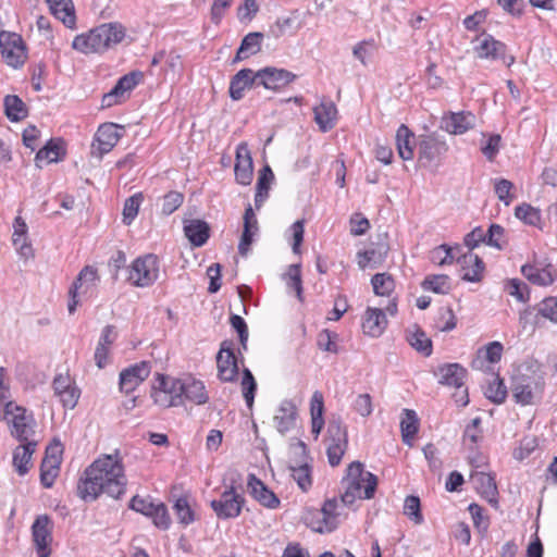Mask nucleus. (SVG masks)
<instances>
[{"mask_svg": "<svg viewBox=\"0 0 557 557\" xmlns=\"http://www.w3.org/2000/svg\"><path fill=\"white\" fill-rule=\"evenodd\" d=\"M78 482L77 494L85 502L95 500L104 493L119 498L125 493L127 479L119 454L102 455L84 472Z\"/></svg>", "mask_w": 557, "mask_h": 557, "instance_id": "1", "label": "nucleus"}, {"mask_svg": "<svg viewBox=\"0 0 557 557\" xmlns=\"http://www.w3.org/2000/svg\"><path fill=\"white\" fill-rule=\"evenodd\" d=\"M125 35V28L120 23H104L75 36L72 48L83 54H101L122 42Z\"/></svg>", "mask_w": 557, "mask_h": 557, "instance_id": "2", "label": "nucleus"}, {"mask_svg": "<svg viewBox=\"0 0 557 557\" xmlns=\"http://www.w3.org/2000/svg\"><path fill=\"white\" fill-rule=\"evenodd\" d=\"M342 484L344 492L341 496V503L345 506H351L358 499L373 498L377 479L373 473L366 471L361 462L354 461L347 467Z\"/></svg>", "mask_w": 557, "mask_h": 557, "instance_id": "3", "label": "nucleus"}, {"mask_svg": "<svg viewBox=\"0 0 557 557\" xmlns=\"http://www.w3.org/2000/svg\"><path fill=\"white\" fill-rule=\"evenodd\" d=\"M225 491L220 499L211 502V508L220 519H232L240 515L245 499L238 492L242 487V475L231 470L223 480Z\"/></svg>", "mask_w": 557, "mask_h": 557, "instance_id": "4", "label": "nucleus"}, {"mask_svg": "<svg viewBox=\"0 0 557 557\" xmlns=\"http://www.w3.org/2000/svg\"><path fill=\"white\" fill-rule=\"evenodd\" d=\"M545 379L539 369H527L512 379V397L523 406L534 404L543 395Z\"/></svg>", "mask_w": 557, "mask_h": 557, "instance_id": "5", "label": "nucleus"}, {"mask_svg": "<svg viewBox=\"0 0 557 557\" xmlns=\"http://www.w3.org/2000/svg\"><path fill=\"white\" fill-rule=\"evenodd\" d=\"M160 275V261L153 253L137 257L127 267V282L135 287H149Z\"/></svg>", "mask_w": 557, "mask_h": 557, "instance_id": "6", "label": "nucleus"}, {"mask_svg": "<svg viewBox=\"0 0 557 557\" xmlns=\"http://www.w3.org/2000/svg\"><path fill=\"white\" fill-rule=\"evenodd\" d=\"M181 379L158 374L151 388L154 405L162 409L183 405Z\"/></svg>", "mask_w": 557, "mask_h": 557, "instance_id": "7", "label": "nucleus"}, {"mask_svg": "<svg viewBox=\"0 0 557 557\" xmlns=\"http://www.w3.org/2000/svg\"><path fill=\"white\" fill-rule=\"evenodd\" d=\"M0 420L8 422L11 434L18 441L32 440L35 421L25 408L15 403L5 404V407L0 410Z\"/></svg>", "mask_w": 557, "mask_h": 557, "instance_id": "8", "label": "nucleus"}, {"mask_svg": "<svg viewBox=\"0 0 557 557\" xmlns=\"http://www.w3.org/2000/svg\"><path fill=\"white\" fill-rule=\"evenodd\" d=\"M99 276L97 270L92 267H85L73 282L69 290L70 301L67 309L70 313L76 310L82 300L91 298L97 289Z\"/></svg>", "mask_w": 557, "mask_h": 557, "instance_id": "9", "label": "nucleus"}, {"mask_svg": "<svg viewBox=\"0 0 557 557\" xmlns=\"http://www.w3.org/2000/svg\"><path fill=\"white\" fill-rule=\"evenodd\" d=\"M448 150L445 138L436 133L420 135L418 138V160L423 166L441 161Z\"/></svg>", "mask_w": 557, "mask_h": 557, "instance_id": "10", "label": "nucleus"}, {"mask_svg": "<svg viewBox=\"0 0 557 557\" xmlns=\"http://www.w3.org/2000/svg\"><path fill=\"white\" fill-rule=\"evenodd\" d=\"M0 50L2 59L9 66L16 69L26 61V47L18 34L1 32Z\"/></svg>", "mask_w": 557, "mask_h": 557, "instance_id": "11", "label": "nucleus"}, {"mask_svg": "<svg viewBox=\"0 0 557 557\" xmlns=\"http://www.w3.org/2000/svg\"><path fill=\"white\" fill-rule=\"evenodd\" d=\"M329 445L326 449L329 463L336 467L347 449V430L338 420H333L327 426Z\"/></svg>", "mask_w": 557, "mask_h": 557, "instance_id": "12", "label": "nucleus"}, {"mask_svg": "<svg viewBox=\"0 0 557 557\" xmlns=\"http://www.w3.org/2000/svg\"><path fill=\"white\" fill-rule=\"evenodd\" d=\"M53 523L47 515L36 518L32 525L34 546L39 557H49L51 554Z\"/></svg>", "mask_w": 557, "mask_h": 557, "instance_id": "13", "label": "nucleus"}, {"mask_svg": "<svg viewBox=\"0 0 557 557\" xmlns=\"http://www.w3.org/2000/svg\"><path fill=\"white\" fill-rule=\"evenodd\" d=\"M521 273L529 282L539 286L552 285L557 280V270L546 260L534 259L521 267Z\"/></svg>", "mask_w": 557, "mask_h": 557, "instance_id": "14", "label": "nucleus"}, {"mask_svg": "<svg viewBox=\"0 0 557 557\" xmlns=\"http://www.w3.org/2000/svg\"><path fill=\"white\" fill-rule=\"evenodd\" d=\"M339 503L336 499H329L323 507L317 511L314 520L311 521L313 531L319 533L332 532L339 522Z\"/></svg>", "mask_w": 557, "mask_h": 557, "instance_id": "15", "label": "nucleus"}, {"mask_svg": "<svg viewBox=\"0 0 557 557\" xmlns=\"http://www.w3.org/2000/svg\"><path fill=\"white\" fill-rule=\"evenodd\" d=\"M143 77L140 72H132L121 77L116 85L102 97V107H112L126 98V95L138 85Z\"/></svg>", "mask_w": 557, "mask_h": 557, "instance_id": "16", "label": "nucleus"}, {"mask_svg": "<svg viewBox=\"0 0 557 557\" xmlns=\"http://www.w3.org/2000/svg\"><path fill=\"white\" fill-rule=\"evenodd\" d=\"M258 84L267 89L280 90L295 81L296 75L284 69L264 67L256 72Z\"/></svg>", "mask_w": 557, "mask_h": 557, "instance_id": "17", "label": "nucleus"}, {"mask_svg": "<svg viewBox=\"0 0 557 557\" xmlns=\"http://www.w3.org/2000/svg\"><path fill=\"white\" fill-rule=\"evenodd\" d=\"M151 366L141 361L124 369L120 373V389L124 393L134 392L150 374Z\"/></svg>", "mask_w": 557, "mask_h": 557, "instance_id": "18", "label": "nucleus"}, {"mask_svg": "<svg viewBox=\"0 0 557 557\" xmlns=\"http://www.w3.org/2000/svg\"><path fill=\"white\" fill-rule=\"evenodd\" d=\"M298 410L296 405L288 399L281 401L273 416V424L277 432L286 434L296 429Z\"/></svg>", "mask_w": 557, "mask_h": 557, "instance_id": "19", "label": "nucleus"}, {"mask_svg": "<svg viewBox=\"0 0 557 557\" xmlns=\"http://www.w3.org/2000/svg\"><path fill=\"white\" fill-rule=\"evenodd\" d=\"M476 117L471 112H450L441 121V128L453 135H462L475 127Z\"/></svg>", "mask_w": 557, "mask_h": 557, "instance_id": "20", "label": "nucleus"}, {"mask_svg": "<svg viewBox=\"0 0 557 557\" xmlns=\"http://www.w3.org/2000/svg\"><path fill=\"white\" fill-rule=\"evenodd\" d=\"M231 343L224 341L221 344L220 351L216 356V367L220 380L232 382L238 374V366L236 357L232 350Z\"/></svg>", "mask_w": 557, "mask_h": 557, "instance_id": "21", "label": "nucleus"}, {"mask_svg": "<svg viewBox=\"0 0 557 557\" xmlns=\"http://www.w3.org/2000/svg\"><path fill=\"white\" fill-rule=\"evenodd\" d=\"M123 127L114 123H104L99 126L92 147L99 157L110 152L121 138L120 129Z\"/></svg>", "mask_w": 557, "mask_h": 557, "instance_id": "22", "label": "nucleus"}, {"mask_svg": "<svg viewBox=\"0 0 557 557\" xmlns=\"http://www.w3.org/2000/svg\"><path fill=\"white\" fill-rule=\"evenodd\" d=\"M235 177L237 183L249 185L253 176V163L246 143H240L236 148Z\"/></svg>", "mask_w": 557, "mask_h": 557, "instance_id": "23", "label": "nucleus"}, {"mask_svg": "<svg viewBox=\"0 0 557 557\" xmlns=\"http://www.w3.org/2000/svg\"><path fill=\"white\" fill-rule=\"evenodd\" d=\"M387 326V320L382 309L368 307L362 317V331L370 337H379Z\"/></svg>", "mask_w": 557, "mask_h": 557, "instance_id": "24", "label": "nucleus"}, {"mask_svg": "<svg viewBox=\"0 0 557 557\" xmlns=\"http://www.w3.org/2000/svg\"><path fill=\"white\" fill-rule=\"evenodd\" d=\"M474 52L480 59L497 60L505 55L506 46L491 35H483L476 38Z\"/></svg>", "mask_w": 557, "mask_h": 557, "instance_id": "25", "label": "nucleus"}, {"mask_svg": "<svg viewBox=\"0 0 557 557\" xmlns=\"http://www.w3.org/2000/svg\"><path fill=\"white\" fill-rule=\"evenodd\" d=\"M435 374L438 376L440 384L461 388L467 370L459 363H445L437 368Z\"/></svg>", "mask_w": 557, "mask_h": 557, "instance_id": "26", "label": "nucleus"}, {"mask_svg": "<svg viewBox=\"0 0 557 557\" xmlns=\"http://www.w3.org/2000/svg\"><path fill=\"white\" fill-rule=\"evenodd\" d=\"M258 84L256 72L251 69H243L238 71L231 79L230 83V97L234 101L243 99L246 89L251 88Z\"/></svg>", "mask_w": 557, "mask_h": 557, "instance_id": "27", "label": "nucleus"}, {"mask_svg": "<svg viewBox=\"0 0 557 557\" xmlns=\"http://www.w3.org/2000/svg\"><path fill=\"white\" fill-rule=\"evenodd\" d=\"M248 490L250 495L262 506L271 509L278 507L280 499L277 496L253 474H249L248 476Z\"/></svg>", "mask_w": 557, "mask_h": 557, "instance_id": "28", "label": "nucleus"}, {"mask_svg": "<svg viewBox=\"0 0 557 557\" xmlns=\"http://www.w3.org/2000/svg\"><path fill=\"white\" fill-rule=\"evenodd\" d=\"M116 336V331L112 325L103 327L95 350V361L99 369L104 368L109 363V354Z\"/></svg>", "mask_w": 557, "mask_h": 557, "instance_id": "29", "label": "nucleus"}, {"mask_svg": "<svg viewBox=\"0 0 557 557\" xmlns=\"http://www.w3.org/2000/svg\"><path fill=\"white\" fill-rule=\"evenodd\" d=\"M182 398L194 403L195 405H205L209 401V394L202 381L194 377L181 380Z\"/></svg>", "mask_w": 557, "mask_h": 557, "instance_id": "30", "label": "nucleus"}, {"mask_svg": "<svg viewBox=\"0 0 557 557\" xmlns=\"http://www.w3.org/2000/svg\"><path fill=\"white\" fill-rule=\"evenodd\" d=\"M461 267V277L468 282H478L481 278L484 270L483 261L481 258L472 252L465 253L458 259Z\"/></svg>", "mask_w": 557, "mask_h": 557, "instance_id": "31", "label": "nucleus"}, {"mask_svg": "<svg viewBox=\"0 0 557 557\" xmlns=\"http://www.w3.org/2000/svg\"><path fill=\"white\" fill-rule=\"evenodd\" d=\"M396 146L398 154L403 160H412L418 141H416L414 134L405 124H401L397 129Z\"/></svg>", "mask_w": 557, "mask_h": 557, "instance_id": "32", "label": "nucleus"}, {"mask_svg": "<svg viewBox=\"0 0 557 557\" xmlns=\"http://www.w3.org/2000/svg\"><path fill=\"white\" fill-rule=\"evenodd\" d=\"M23 444L17 446L13 453V466L20 475L28 472L32 465V455L35 451L36 442L33 440L21 441Z\"/></svg>", "mask_w": 557, "mask_h": 557, "instance_id": "33", "label": "nucleus"}, {"mask_svg": "<svg viewBox=\"0 0 557 557\" xmlns=\"http://www.w3.org/2000/svg\"><path fill=\"white\" fill-rule=\"evenodd\" d=\"M313 113L314 121L320 131L325 133L335 126L337 109L332 101H322L319 106L314 107Z\"/></svg>", "mask_w": 557, "mask_h": 557, "instance_id": "34", "label": "nucleus"}, {"mask_svg": "<svg viewBox=\"0 0 557 557\" xmlns=\"http://www.w3.org/2000/svg\"><path fill=\"white\" fill-rule=\"evenodd\" d=\"M209 231V225L201 220H189L184 225L185 236L195 247H201L207 243Z\"/></svg>", "mask_w": 557, "mask_h": 557, "instance_id": "35", "label": "nucleus"}, {"mask_svg": "<svg viewBox=\"0 0 557 557\" xmlns=\"http://www.w3.org/2000/svg\"><path fill=\"white\" fill-rule=\"evenodd\" d=\"M263 39V34L259 32H253L247 34L237 50V53L233 60L234 63L243 61L251 55L257 54L261 50V44Z\"/></svg>", "mask_w": 557, "mask_h": 557, "instance_id": "36", "label": "nucleus"}, {"mask_svg": "<svg viewBox=\"0 0 557 557\" xmlns=\"http://www.w3.org/2000/svg\"><path fill=\"white\" fill-rule=\"evenodd\" d=\"M51 13L65 26L75 24L74 5L72 0H46Z\"/></svg>", "mask_w": 557, "mask_h": 557, "instance_id": "37", "label": "nucleus"}, {"mask_svg": "<svg viewBox=\"0 0 557 557\" xmlns=\"http://www.w3.org/2000/svg\"><path fill=\"white\" fill-rule=\"evenodd\" d=\"M324 399L321 392L315 391L310 400L311 432L318 437L324 426Z\"/></svg>", "mask_w": 557, "mask_h": 557, "instance_id": "38", "label": "nucleus"}, {"mask_svg": "<svg viewBox=\"0 0 557 557\" xmlns=\"http://www.w3.org/2000/svg\"><path fill=\"white\" fill-rule=\"evenodd\" d=\"M471 481L475 490L485 498L492 499L496 492V483L494 478L483 471H474L471 474Z\"/></svg>", "mask_w": 557, "mask_h": 557, "instance_id": "39", "label": "nucleus"}, {"mask_svg": "<svg viewBox=\"0 0 557 557\" xmlns=\"http://www.w3.org/2000/svg\"><path fill=\"white\" fill-rule=\"evenodd\" d=\"M419 420L417 413L410 409H404L400 421L401 436L405 444L411 446L412 440L418 432Z\"/></svg>", "mask_w": 557, "mask_h": 557, "instance_id": "40", "label": "nucleus"}, {"mask_svg": "<svg viewBox=\"0 0 557 557\" xmlns=\"http://www.w3.org/2000/svg\"><path fill=\"white\" fill-rule=\"evenodd\" d=\"M377 50V45L374 39H364L354 45L351 52L356 60H358L363 66H368L370 59Z\"/></svg>", "mask_w": 557, "mask_h": 557, "instance_id": "41", "label": "nucleus"}, {"mask_svg": "<svg viewBox=\"0 0 557 557\" xmlns=\"http://www.w3.org/2000/svg\"><path fill=\"white\" fill-rule=\"evenodd\" d=\"M62 147L53 141H49L45 147L39 149L36 154L35 162L38 168L45 164L58 162L62 156Z\"/></svg>", "mask_w": 557, "mask_h": 557, "instance_id": "42", "label": "nucleus"}, {"mask_svg": "<svg viewBox=\"0 0 557 557\" xmlns=\"http://www.w3.org/2000/svg\"><path fill=\"white\" fill-rule=\"evenodd\" d=\"M371 284L374 294L377 296L389 297L395 289V281L392 275L387 273L375 274L371 280Z\"/></svg>", "mask_w": 557, "mask_h": 557, "instance_id": "43", "label": "nucleus"}, {"mask_svg": "<svg viewBox=\"0 0 557 557\" xmlns=\"http://www.w3.org/2000/svg\"><path fill=\"white\" fill-rule=\"evenodd\" d=\"M274 180L273 172L269 165H265L259 174L257 182V191H256V205L259 206L264 199L268 197L270 184Z\"/></svg>", "mask_w": 557, "mask_h": 557, "instance_id": "44", "label": "nucleus"}, {"mask_svg": "<svg viewBox=\"0 0 557 557\" xmlns=\"http://www.w3.org/2000/svg\"><path fill=\"white\" fill-rule=\"evenodd\" d=\"M290 475L302 492H307L312 485L311 468L308 463L289 467Z\"/></svg>", "mask_w": 557, "mask_h": 557, "instance_id": "45", "label": "nucleus"}, {"mask_svg": "<svg viewBox=\"0 0 557 557\" xmlns=\"http://www.w3.org/2000/svg\"><path fill=\"white\" fill-rule=\"evenodd\" d=\"M4 107L8 119L13 122L20 121L26 116L24 102L17 96H7Z\"/></svg>", "mask_w": 557, "mask_h": 557, "instance_id": "46", "label": "nucleus"}, {"mask_svg": "<svg viewBox=\"0 0 557 557\" xmlns=\"http://www.w3.org/2000/svg\"><path fill=\"white\" fill-rule=\"evenodd\" d=\"M494 191L505 206H509L516 198L515 185L506 178L494 180Z\"/></svg>", "mask_w": 557, "mask_h": 557, "instance_id": "47", "label": "nucleus"}, {"mask_svg": "<svg viewBox=\"0 0 557 557\" xmlns=\"http://www.w3.org/2000/svg\"><path fill=\"white\" fill-rule=\"evenodd\" d=\"M60 463L51 459H44L40 467V482L45 487H51L59 474Z\"/></svg>", "mask_w": 557, "mask_h": 557, "instance_id": "48", "label": "nucleus"}, {"mask_svg": "<svg viewBox=\"0 0 557 557\" xmlns=\"http://www.w3.org/2000/svg\"><path fill=\"white\" fill-rule=\"evenodd\" d=\"M516 216L525 224L539 226L541 223V212L539 209L528 203L518 206L515 210Z\"/></svg>", "mask_w": 557, "mask_h": 557, "instance_id": "49", "label": "nucleus"}, {"mask_svg": "<svg viewBox=\"0 0 557 557\" xmlns=\"http://www.w3.org/2000/svg\"><path fill=\"white\" fill-rule=\"evenodd\" d=\"M422 287L437 294H446L449 288V277L444 274L429 275L422 282Z\"/></svg>", "mask_w": 557, "mask_h": 557, "instance_id": "50", "label": "nucleus"}, {"mask_svg": "<svg viewBox=\"0 0 557 557\" xmlns=\"http://www.w3.org/2000/svg\"><path fill=\"white\" fill-rule=\"evenodd\" d=\"M173 508L180 523L187 525L195 520V513L187 497L177 498Z\"/></svg>", "mask_w": 557, "mask_h": 557, "instance_id": "51", "label": "nucleus"}, {"mask_svg": "<svg viewBox=\"0 0 557 557\" xmlns=\"http://www.w3.org/2000/svg\"><path fill=\"white\" fill-rule=\"evenodd\" d=\"M240 385H242L243 396L246 400V404H247L248 408H251L253 405L257 383H256L253 375L251 374V372L248 369H245L243 372Z\"/></svg>", "mask_w": 557, "mask_h": 557, "instance_id": "52", "label": "nucleus"}, {"mask_svg": "<svg viewBox=\"0 0 557 557\" xmlns=\"http://www.w3.org/2000/svg\"><path fill=\"white\" fill-rule=\"evenodd\" d=\"M296 18L294 16L278 17L275 23L270 27V35L274 38L284 36L289 30H297L299 26L295 25Z\"/></svg>", "mask_w": 557, "mask_h": 557, "instance_id": "53", "label": "nucleus"}, {"mask_svg": "<svg viewBox=\"0 0 557 557\" xmlns=\"http://www.w3.org/2000/svg\"><path fill=\"white\" fill-rule=\"evenodd\" d=\"M410 345L422 352L424 356H430L432 352V343L431 339L421 331L417 330L411 333L408 337Z\"/></svg>", "mask_w": 557, "mask_h": 557, "instance_id": "54", "label": "nucleus"}, {"mask_svg": "<svg viewBox=\"0 0 557 557\" xmlns=\"http://www.w3.org/2000/svg\"><path fill=\"white\" fill-rule=\"evenodd\" d=\"M141 199V195L136 194L125 200L123 208V222L125 224H131L133 220L137 216Z\"/></svg>", "mask_w": 557, "mask_h": 557, "instance_id": "55", "label": "nucleus"}, {"mask_svg": "<svg viewBox=\"0 0 557 557\" xmlns=\"http://www.w3.org/2000/svg\"><path fill=\"white\" fill-rule=\"evenodd\" d=\"M404 513L409 517L416 524L423 521L420 511V499L417 496H407L404 504Z\"/></svg>", "mask_w": 557, "mask_h": 557, "instance_id": "56", "label": "nucleus"}, {"mask_svg": "<svg viewBox=\"0 0 557 557\" xmlns=\"http://www.w3.org/2000/svg\"><path fill=\"white\" fill-rule=\"evenodd\" d=\"M485 396L496 404H502L507 396L506 386L500 380L494 379L486 387Z\"/></svg>", "mask_w": 557, "mask_h": 557, "instance_id": "57", "label": "nucleus"}, {"mask_svg": "<svg viewBox=\"0 0 557 557\" xmlns=\"http://www.w3.org/2000/svg\"><path fill=\"white\" fill-rule=\"evenodd\" d=\"M430 259L435 264L444 265L453 263L455 256L450 247L441 245L431 251Z\"/></svg>", "mask_w": 557, "mask_h": 557, "instance_id": "58", "label": "nucleus"}, {"mask_svg": "<svg viewBox=\"0 0 557 557\" xmlns=\"http://www.w3.org/2000/svg\"><path fill=\"white\" fill-rule=\"evenodd\" d=\"M150 518L157 528L162 530H168L170 528L171 518L169 516L168 508L163 503L157 502L156 508Z\"/></svg>", "mask_w": 557, "mask_h": 557, "instance_id": "59", "label": "nucleus"}, {"mask_svg": "<svg viewBox=\"0 0 557 557\" xmlns=\"http://www.w3.org/2000/svg\"><path fill=\"white\" fill-rule=\"evenodd\" d=\"M486 243L497 249H503L506 244L505 230L498 224H492L486 232Z\"/></svg>", "mask_w": 557, "mask_h": 557, "instance_id": "60", "label": "nucleus"}, {"mask_svg": "<svg viewBox=\"0 0 557 557\" xmlns=\"http://www.w3.org/2000/svg\"><path fill=\"white\" fill-rule=\"evenodd\" d=\"M337 334L331 332L329 330H323L319 333L318 336V346L319 348L336 354L338 351V346L336 344Z\"/></svg>", "mask_w": 557, "mask_h": 557, "instance_id": "61", "label": "nucleus"}, {"mask_svg": "<svg viewBox=\"0 0 557 557\" xmlns=\"http://www.w3.org/2000/svg\"><path fill=\"white\" fill-rule=\"evenodd\" d=\"M156 504L157 502H153L150 498L134 496L131 500L129 507L133 510L150 518L156 508Z\"/></svg>", "mask_w": 557, "mask_h": 557, "instance_id": "62", "label": "nucleus"}, {"mask_svg": "<svg viewBox=\"0 0 557 557\" xmlns=\"http://www.w3.org/2000/svg\"><path fill=\"white\" fill-rule=\"evenodd\" d=\"M354 410L361 417H369L373 411L372 398L369 394H359L354 403Z\"/></svg>", "mask_w": 557, "mask_h": 557, "instance_id": "63", "label": "nucleus"}, {"mask_svg": "<svg viewBox=\"0 0 557 557\" xmlns=\"http://www.w3.org/2000/svg\"><path fill=\"white\" fill-rule=\"evenodd\" d=\"M539 311L544 318L557 323V298L548 297L544 299Z\"/></svg>", "mask_w": 557, "mask_h": 557, "instance_id": "64", "label": "nucleus"}]
</instances>
